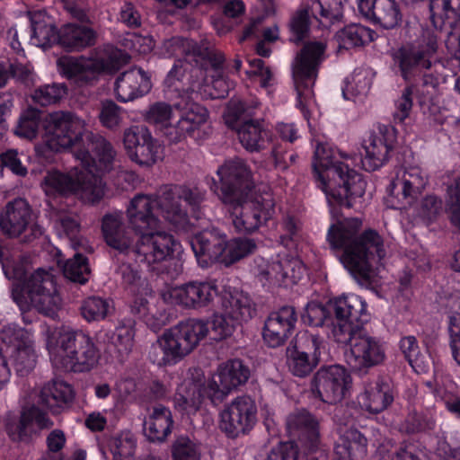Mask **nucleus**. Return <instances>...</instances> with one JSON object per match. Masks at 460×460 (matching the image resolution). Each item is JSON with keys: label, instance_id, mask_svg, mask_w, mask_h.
Returning <instances> with one entry per match:
<instances>
[{"label": "nucleus", "instance_id": "obj_9", "mask_svg": "<svg viewBox=\"0 0 460 460\" xmlns=\"http://www.w3.org/2000/svg\"><path fill=\"white\" fill-rule=\"evenodd\" d=\"M41 332L55 368L83 373L98 366L101 351L90 335L46 324L41 325Z\"/></svg>", "mask_w": 460, "mask_h": 460}, {"label": "nucleus", "instance_id": "obj_25", "mask_svg": "<svg viewBox=\"0 0 460 460\" xmlns=\"http://www.w3.org/2000/svg\"><path fill=\"white\" fill-rule=\"evenodd\" d=\"M176 110L179 111L176 128L170 132L172 143L180 142L187 136L199 137L200 130L208 121V110L190 101L181 102Z\"/></svg>", "mask_w": 460, "mask_h": 460}, {"label": "nucleus", "instance_id": "obj_56", "mask_svg": "<svg viewBox=\"0 0 460 460\" xmlns=\"http://www.w3.org/2000/svg\"><path fill=\"white\" fill-rule=\"evenodd\" d=\"M173 460H199L200 452L196 443L189 438L181 437L172 446Z\"/></svg>", "mask_w": 460, "mask_h": 460}, {"label": "nucleus", "instance_id": "obj_48", "mask_svg": "<svg viewBox=\"0 0 460 460\" xmlns=\"http://www.w3.org/2000/svg\"><path fill=\"white\" fill-rule=\"evenodd\" d=\"M62 269L64 275L72 281L84 284L89 279L91 271L88 261L79 253L69 259Z\"/></svg>", "mask_w": 460, "mask_h": 460}, {"label": "nucleus", "instance_id": "obj_64", "mask_svg": "<svg viewBox=\"0 0 460 460\" xmlns=\"http://www.w3.org/2000/svg\"><path fill=\"white\" fill-rule=\"evenodd\" d=\"M450 324L452 354L455 360L460 365V303L458 309L450 317Z\"/></svg>", "mask_w": 460, "mask_h": 460}, {"label": "nucleus", "instance_id": "obj_10", "mask_svg": "<svg viewBox=\"0 0 460 460\" xmlns=\"http://www.w3.org/2000/svg\"><path fill=\"white\" fill-rule=\"evenodd\" d=\"M38 358L34 332L0 319V391L10 382V364L22 376L34 369Z\"/></svg>", "mask_w": 460, "mask_h": 460}, {"label": "nucleus", "instance_id": "obj_22", "mask_svg": "<svg viewBox=\"0 0 460 460\" xmlns=\"http://www.w3.org/2000/svg\"><path fill=\"white\" fill-rule=\"evenodd\" d=\"M0 228L10 237H18L28 232L36 237L43 233L42 227L35 221L31 206L23 199H16L5 206L0 215Z\"/></svg>", "mask_w": 460, "mask_h": 460}, {"label": "nucleus", "instance_id": "obj_2", "mask_svg": "<svg viewBox=\"0 0 460 460\" xmlns=\"http://www.w3.org/2000/svg\"><path fill=\"white\" fill-rule=\"evenodd\" d=\"M164 58L183 56L177 59L164 80L170 92L199 93L202 98H224L230 83L224 75V56L208 44L198 46L192 40L172 38L165 40L160 49Z\"/></svg>", "mask_w": 460, "mask_h": 460}, {"label": "nucleus", "instance_id": "obj_39", "mask_svg": "<svg viewBox=\"0 0 460 460\" xmlns=\"http://www.w3.org/2000/svg\"><path fill=\"white\" fill-rule=\"evenodd\" d=\"M180 103L177 102L170 105L166 102H159L151 105L146 114V120L154 124L170 142H172L170 132L172 131V128H176L179 115V111L176 110V107Z\"/></svg>", "mask_w": 460, "mask_h": 460}, {"label": "nucleus", "instance_id": "obj_5", "mask_svg": "<svg viewBox=\"0 0 460 460\" xmlns=\"http://www.w3.org/2000/svg\"><path fill=\"white\" fill-rule=\"evenodd\" d=\"M362 221L348 218L330 226L327 240L333 249H343L341 261L356 281L364 287L375 282L373 262L386 255L383 236L375 229L361 230Z\"/></svg>", "mask_w": 460, "mask_h": 460}, {"label": "nucleus", "instance_id": "obj_8", "mask_svg": "<svg viewBox=\"0 0 460 460\" xmlns=\"http://www.w3.org/2000/svg\"><path fill=\"white\" fill-rule=\"evenodd\" d=\"M313 169L331 206L361 208L367 182L363 176L337 159L327 144H318Z\"/></svg>", "mask_w": 460, "mask_h": 460}, {"label": "nucleus", "instance_id": "obj_18", "mask_svg": "<svg viewBox=\"0 0 460 460\" xmlns=\"http://www.w3.org/2000/svg\"><path fill=\"white\" fill-rule=\"evenodd\" d=\"M119 270L123 282L133 297L132 313L143 319L151 329L155 331L160 329L165 323L164 314L155 312V307L150 305L149 300L153 298V295L147 281L130 265L123 264Z\"/></svg>", "mask_w": 460, "mask_h": 460}, {"label": "nucleus", "instance_id": "obj_43", "mask_svg": "<svg viewBox=\"0 0 460 460\" xmlns=\"http://www.w3.org/2000/svg\"><path fill=\"white\" fill-rule=\"evenodd\" d=\"M49 219L56 234L60 238L68 239L75 248V239L79 232V224L68 211L51 207Z\"/></svg>", "mask_w": 460, "mask_h": 460}, {"label": "nucleus", "instance_id": "obj_54", "mask_svg": "<svg viewBox=\"0 0 460 460\" xmlns=\"http://www.w3.org/2000/svg\"><path fill=\"white\" fill-rule=\"evenodd\" d=\"M317 349L314 336L307 332H300L291 341L289 355L314 356L317 355Z\"/></svg>", "mask_w": 460, "mask_h": 460}, {"label": "nucleus", "instance_id": "obj_24", "mask_svg": "<svg viewBox=\"0 0 460 460\" xmlns=\"http://www.w3.org/2000/svg\"><path fill=\"white\" fill-rule=\"evenodd\" d=\"M4 421L5 430L13 441L25 440L39 430L52 426L47 415L35 406L24 408L21 416L8 412Z\"/></svg>", "mask_w": 460, "mask_h": 460}, {"label": "nucleus", "instance_id": "obj_7", "mask_svg": "<svg viewBox=\"0 0 460 460\" xmlns=\"http://www.w3.org/2000/svg\"><path fill=\"white\" fill-rule=\"evenodd\" d=\"M204 199V193L197 188L173 186L167 188L159 197L139 194L135 196L128 208V224L135 234L160 227L159 215L176 229L189 231L190 219L181 202L195 207Z\"/></svg>", "mask_w": 460, "mask_h": 460}, {"label": "nucleus", "instance_id": "obj_32", "mask_svg": "<svg viewBox=\"0 0 460 460\" xmlns=\"http://www.w3.org/2000/svg\"><path fill=\"white\" fill-rule=\"evenodd\" d=\"M75 398L73 387L60 379L47 383L40 393V402L53 412L68 407Z\"/></svg>", "mask_w": 460, "mask_h": 460}, {"label": "nucleus", "instance_id": "obj_4", "mask_svg": "<svg viewBox=\"0 0 460 460\" xmlns=\"http://www.w3.org/2000/svg\"><path fill=\"white\" fill-rule=\"evenodd\" d=\"M217 174L220 187L212 180L211 190L226 206L236 231L252 233L272 216L274 203L270 195L255 196L245 192L252 186L251 171L240 159L226 162Z\"/></svg>", "mask_w": 460, "mask_h": 460}, {"label": "nucleus", "instance_id": "obj_59", "mask_svg": "<svg viewBox=\"0 0 460 460\" xmlns=\"http://www.w3.org/2000/svg\"><path fill=\"white\" fill-rule=\"evenodd\" d=\"M239 325L237 322L229 320L223 311L212 316L211 329L216 340L221 341L230 337Z\"/></svg>", "mask_w": 460, "mask_h": 460}, {"label": "nucleus", "instance_id": "obj_60", "mask_svg": "<svg viewBox=\"0 0 460 460\" xmlns=\"http://www.w3.org/2000/svg\"><path fill=\"white\" fill-rule=\"evenodd\" d=\"M123 46L140 54H146L153 50L155 41L150 36H141L137 33H127L123 40Z\"/></svg>", "mask_w": 460, "mask_h": 460}, {"label": "nucleus", "instance_id": "obj_41", "mask_svg": "<svg viewBox=\"0 0 460 460\" xmlns=\"http://www.w3.org/2000/svg\"><path fill=\"white\" fill-rule=\"evenodd\" d=\"M195 280L181 285H166L161 290L163 301L172 306L194 309Z\"/></svg>", "mask_w": 460, "mask_h": 460}, {"label": "nucleus", "instance_id": "obj_35", "mask_svg": "<svg viewBox=\"0 0 460 460\" xmlns=\"http://www.w3.org/2000/svg\"><path fill=\"white\" fill-rule=\"evenodd\" d=\"M95 32L85 24L70 22L59 30V45L68 51H79L94 44Z\"/></svg>", "mask_w": 460, "mask_h": 460}, {"label": "nucleus", "instance_id": "obj_3", "mask_svg": "<svg viewBox=\"0 0 460 460\" xmlns=\"http://www.w3.org/2000/svg\"><path fill=\"white\" fill-rule=\"evenodd\" d=\"M343 18V0H305L289 19V42L298 48L292 63L295 82L315 78L326 45L313 35L314 22L333 24Z\"/></svg>", "mask_w": 460, "mask_h": 460}, {"label": "nucleus", "instance_id": "obj_55", "mask_svg": "<svg viewBox=\"0 0 460 460\" xmlns=\"http://www.w3.org/2000/svg\"><path fill=\"white\" fill-rule=\"evenodd\" d=\"M318 364L319 358L317 355H289V372H291L295 376H307Z\"/></svg>", "mask_w": 460, "mask_h": 460}, {"label": "nucleus", "instance_id": "obj_1", "mask_svg": "<svg viewBox=\"0 0 460 460\" xmlns=\"http://www.w3.org/2000/svg\"><path fill=\"white\" fill-rule=\"evenodd\" d=\"M70 149L82 169L68 172L52 169L46 172L40 187L50 199L75 196L94 203L104 195L101 174L112 168L116 152L103 137L95 136L86 128L78 116L64 111L49 114L45 119L42 143L36 146L39 156L50 159L53 153Z\"/></svg>", "mask_w": 460, "mask_h": 460}, {"label": "nucleus", "instance_id": "obj_57", "mask_svg": "<svg viewBox=\"0 0 460 460\" xmlns=\"http://www.w3.org/2000/svg\"><path fill=\"white\" fill-rule=\"evenodd\" d=\"M99 119L103 127L110 129L117 128L123 119L122 110L113 102H103L99 113Z\"/></svg>", "mask_w": 460, "mask_h": 460}, {"label": "nucleus", "instance_id": "obj_12", "mask_svg": "<svg viewBox=\"0 0 460 460\" xmlns=\"http://www.w3.org/2000/svg\"><path fill=\"white\" fill-rule=\"evenodd\" d=\"M190 245L202 268L217 261L232 264L256 249L255 243L250 238L227 240L225 234L214 228L196 234L190 240Z\"/></svg>", "mask_w": 460, "mask_h": 460}, {"label": "nucleus", "instance_id": "obj_58", "mask_svg": "<svg viewBox=\"0 0 460 460\" xmlns=\"http://www.w3.org/2000/svg\"><path fill=\"white\" fill-rule=\"evenodd\" d=\"M66 93L64 86L59 84H48L35 90L32 100L35 103L47 106L57 102Z\"/></svg>", "mask_w": 460, "mask_h": 460}, {"label": "nucleus", "instance_id": "obj_23", "mask_svg": "<svg viewBox=\"0 0 460 460\" xmlns=\"http://www.w3.org/2000/svg\"><path fill=\"white\" fill-rule=\"evenodd\" d=\"M385 359V349L381 341L365 330L354 338L347 362L358 373L366 374L369 368L381 365Z\"/></svg>", "mask_w": 460, "mask_h": 460}, {"label": "nucleus", "instance_id": "obj_53", "mask_svg": "<svg viewBox=\"0 0 460 460\" xmlns=\"http://www.w3.org/2000/svg\"><path fill=\"white\" fill-rule=\"evenodd\" d=\"M194 309H200L210 305L218 295L215 281L195 280Z\"/></svg>", "mask_w": 460, "mask_h": 460}, {"label": "nucleus", "instance_id": "obj_38", "mask_svg": "<svg viewBox=\"0 0 460 460\" xmlns=\"http://www.w3.org/2000/svg\"><path fill=\"white\" fill-rule=\"evenodd\" d=\"M365 155L361 160L366 171L374 172L382 167L389 159V153L393 148L384 136L371 135L364 140Z\"/></svg>", "mask_w": 460, "mask_h": 460}, {"label": "nucleus", "instance_id": "obj_19", "mask_svg": "<svg viewBox=\"0 0 460 460\" xmlns=\"http://www.w3.org/2000/svg\"><path fill=\"white\" fill-rule=\"evenodd\" d=\"M252 113L239 101H232L224 113L226 124L236 129L242 146L250 152L264 148L269 140V132L259 120H244Z\"/></svg>", "mask_w": 460, "mask_h": 460}, {"label": "nucleus", "instance_id": "obj_14", "mask_svg": "<svg viewBox=\"0 0 460 460\" xmlns=\"http://www.w3.org/2000/svg\"><path fill=\"white\" fill-rule=\"evenodd\" d=\"M129 55L113 46H107L89 58L62 57L58 59L59 72L78 84L93 80L102 72L111 73L128 63Z\"/></svg>", "mask_w": 460, "mask_h": 460}, {"label": "nucleus", "instance_id": "obj_50", "mask_svg": "<svg viewBox=\"0 0 460 460\" xmlns=\"http://www.w3.org/2000/svg\"><path fill=\"white\" fill-rule=\"evenodd\" d=\"M40 120V113L38 110L30 108L23 111L20 117L17 127L14 129L15 135L26 139H32L36 137Z\"/></svg>", "mask_w": 460, "mask_h": 460}, {"label": "nucleus", "instance_id": "obj_46", "mask_svg": "<svg viewBox=\"0 0 460 460\" xmlns=\"http://www.w3.org/2000/svg\"><path fill=\"white\" fill-rule=\"evenodd\" d=\"M375 31L360 24H350L337 33V38L345 49L364 46L374 40Z\"/></svg>", "mask_w": 460, "mask_h": 460}, {"label": "nucleus", "instance_id": "obj_51", "mask_svg": "<svg viewBox=\"0 0 460 460\" xmlns=\"http://www.w3.org/2000/svg\"><path fill=\"white\" fill-rule=\"evenodd\" d=\"M110 447L113 460H133L136 440L129 432L121 433L111 438Z\"/></svg>", "mask_w": 460, "mask_h": 460}, {"label": "nucleus", "instance_id": "obj_17", "mask_svg": "<svg viewBox=\"0 0 460 460\" xmlns=\"http://www.w3.org/2000/svg\"><path fill=\"white\" fill-rule=\"evenodd\" d=\"M259 407L256 399L241 394L224 405L218 413L217 427L228 438L248 435L258 422Z\"/></svg>", "mask_w": 460, "mask_h": 460}, {"label": "nucleus", "instance_id": "obj_40", "mask_svg": "<svg viewBox=\"0 0 460 460\" xmlns=\"http://www.w3.org/2000/svg\"><path fill=\"white\" fill-rule=\"evenodd\" d=\"M367 439L355 429H348L341 437L336 453L341 460H362L367 455Z\"/></svg>", "mask_w": 460, "mask_h": 460}, {"label": "nucleus", "instance_id": "obj_27", "mask_svg": "<svg viewBox=\"0 0 460 460\" xmlns=\"http://www.w3.org/2000/svg\"><path fill=\"white\" fill-rule=\"evenodd\" d=\"M220 309L229 320L240 325L249 322L256 314V304L249 294L235 288H226L220 296Z\"/></svg>", "mask_w": 460, "mask_h": 460}, {"label": "nucleus", "instance_id": "obj_15", "mask_svg": "<svg viewBox=\"0 0 460 460\" xmlns=\"http://www.w3.org/2000/svg\"><path fill=\"white\" fill-rule=\"evenodd\" d=\"M438 48L437 34L424 31L416 40L406 42L391 52L393 66L405 82H411L431 68Z\"/></svg>", "mask_w": 460, "mask_h": 460}, {"label": "nucleus", "instance_id": "obj_29", "mask_svg": "<svg viewBox=\"0 0 460 460\" xmlns=\"http://www.w3.org/2000/svg\"><path fill=\"white\" fill-rule=\"evenodd\" d=\"M291 426L303 430L306 437L305 441L301 438L289 441V454H292L293 460H298L301 455L306 456L314 446L319 436L318 421L308 411L301 409L293 413L289 420V428Z\"/></svg>", "mask_w": 460, "mask_h": 460}, {"label": "nucleus", "instance_id": "obj_16", "mask_svg": "<svg viewBox=\"0 0 460 460\" xmlns=\"http://www.w3.org/2000/svg\"><path fill=\"white\" fill-rule=\"evenodd\" d=\"M137 242L128 252L135 255L140 267L148 270H157L159 265L180 253L181 246L172 234L156 229L142 231L137 234Z\"/></svg>", "mask_w": 460, "mask_h": 460}, {"label": "nucleus", "instance_id": "obj_11", "mask_svg": "<svg viewBox=\"0 0 460 460\" xmlns=\"http://www.w3.org/2000/svg\"><path fill=\"white\" fill-rule=\"evenodd\" d=\"M209 332L208 323L190 318L165 330L150 346L148 359L159 367L178 364L189 356Z\"/></svg>", "mask_w": 460, "mask_h": 460}, {"label": "nucleus", "instance_id": "obj_6", "mask_svg": "<svg viewBox=\"0 0 460 460\" xmlns=\"http://www.w3.org/2000/svg\"><path fill=\"white\" fill-rule=\"evenodd\" d=\"M249 376V368L238 359L220 364L207 383L200 369H190L177 386L174 407L182 415H193L200 409L205 395L213 402L222 401L244 385Z\"/></svg>", "mask_w": 460, "mask_h": 460}, {"label": "nucleus", "instance_id": "obj_63", "mask_svg": "<svg viewBox=\"0 0 460 460\" xmlns=\"http://www.w3.org/2000/svg\"><path fill=\"white\" fill-rule=\"evenodd\" d=\"M2 165L8 168L13 174L24 177L28 173L27 167L22 164L16 149H9L0 155Z\"/></svg>", "mask_w": 460, "mask_h": 460}, {"label": "nucleus", "instance_id": "obj_61", "mask_svg": "<svg viewBox=\"0 0 460 460\" xmlns=\"http://www.w3.org/2000/svg\"><path fill=\"white\" fill-rule=\"evenodd\" d=\"M412 85L406 86L402 90V95L395 102V111L394 112V120L402 123L409 117L412 108Z\"/></svg>", "mask_w": 460, "mask_h": 460}, {"label": "nucleus", "instance_id": "obj_20", "mask_svg": "<svg viewBox=\"0 0 460 460\" xmlns=\"http://www.w3.org/2000/svg\"><path fill=\"white\" fill-rule=\"evenodd\" d=\"M122 143L128 158L140 166L150 167L163 159L162 146L143 125L126 128Z\"/></svg>", "mask_w": 460, "mask_h": 460}, {"label": "nucleus", "instance_id": "obj_42", "mask_svg": "<svg viewBox=\"0 0 460 460\" xmlns=\"http://www.w3.org/2000/svg\"><path fill=\"white\" fill-rule=\"evenodd\" d=\"M287 334L288 310L282 307L268 317L263 330V339L269 346L274 348L284 342Z\"/></svg>", "mask_w": 460, "mask_h": 460}, {"label": "nucleus", "instance_id": "obj_34", "mask_svg": "<svg viewBox=\"0 0 460 460\" xmlns=\"http://www.w3.org/2000/svg\"><path fill=\"white\" fill-rule=\"evenodd\" d=\"M173 420L169 408L155 406L144 421V433L150 441H164L172 432Z\"/></svg>", "mask_w": 460, "mask_h": 460}, {"label": "nucleus", "instance_id": "obj_21", "mask_svg": "<svg viewBox=\"0 0 460 460\" xmlns=\"http://www.w3.org/2000/svg\"><path fill=\"white\" fill-rule=\"evenodd\" d=\"M312 391L323 402L335 404L345 397L351 377L340 365L320 367L312 379Z\"/></svg>", "mask_w": 460, "mask_h": 460}, {"label": "nucleus", "instance_id": "obj_13", "mask_svg": "<svg viewBox=\"0 0 460 460\" xmlns=\"http://www.w3.org/2000/svg\"><path fill=\"white\" fill-rule=\"evenodd\" d=\"M12 296L21 311L35 308L49 317L57 314L62 303L55 276L50 270L38 269L22 285L13 283Z\"/></svg>", "mask_w": 460, "mask_h": 460}, {"label": "nucleus", "instance_id": "obj_33", "mask_svg": "<svg viewBox=\"0 0 460 460\" xmlns=\"http://www.w3.org/2000/svg\"><path fill=\"white\" fill-rule=\"evenodd\" d=\"M335 319H345L364 325L369 321L367 304L356 295L342 296L330 301Z\"/></svg>", "mask_w": 460, "mask_h": 460}, {"label": "nucleus", "instance_id": "obj_28", "mask_svg": "<svg viewBox=\"0 0 460 460\" xmlns=\"http://www.w3.org/2000/svg\"><path fill=\"white\" fill-rule=\"evenodd\" d=\"M151 88L150 75L140 67H133L117 78L114 92L119 101L127 102L146 95Z\"/></svg>", "mask_w": 460, "mask_h": 460}, {"label": "nucleus", "instance_id": "obj_26", "mask_svg": "<svg viewBox=\"0 0 460 460\" xmlns=\"http://www.w3.org/2000/svg\"><path fill=\"white\" fill-rule=\"evenodd\" d=\"M359 13L385 30L401 25L402 14L395 0H358Z\"/></svg>", "mask_w": 460, "mask_h": 460}, {"label": "nucleus", "instance_id": "obj_45", "mask_svg": "<svg viewBox=\"0 0 460 460\" xmlns=\"http://www.w3.org/2000/svg\"><path fill=\"white\" fill-rule=\"evenodd\" d=\"M113 311V302L99 296H91L84 299L80 306L81 315L88 323L104 320Z\"/></svg>", "mask_w": 460, "mask_h": 460}, {"label": "nucleus", "instance_id": "obj_62", "mask_svg": "<svg viewBox=\"0 0 460 460\" xmlns=\"http://www.w3.org/2000/svg\"><path fill=\"white\" fill-rule=\"evenodd\" d=\"M441 211L442 200L435 195H428L421 200L419 215L424 220L432 222Z\"/></svg>", "mask_w": 460, "mask_h": 460}, {"label": "nucleus", "instance_id": "obj_30", "mask_svg": "<svg viewBox=\"0 0 460 460\" xmlns=\"http://www.w3.org/2000/svg\"><path fill=\"white\" fill-rule=\"evenodd\" d=\"M428 181L419 167L406 169L401 177H396L387 187L390 195H396L405 204L411 205L421 194Z\"/></svg>", "mask_w": 460, "mask_h": 460}, {"label": "nucleus", "instance_id": "obj_44", "mask_svg": "<svg viewBox=\"0 0 460 460\" xmlns=\"http://www.w3.org/2000/svg\"><path fill=\"white\" fill-rule=\"evenodd\" d=\"M437 429L435 416L429 412H410L399 426V430L407 435L417 433L431 434Z\"/></svg>", "mask_w": 460, "mask_h": 460}, {"label": "nucleus", "instance_id": "obj_37", "mask_svg": "<svg viewBox=\"0 0 460 460\" xmlns=\"http://www.w3.org/2000/svg\"><path fill=\"white\" fill-rule=\"evenodd\" d=\"M122 213L114 212L107 214L102 218V230L107 244L119 252H126L131 248L132 239L122 228Z\"/></svg>", "mask_w": 460, "mask_h": 460}, {"label": "nucleus", "instance_id": "obj_31", "mask_svg": "<svg viewBox=\"0 0 460 460\" xmlns=\"http://www.w3.org/2000/svg\"><path fill=\"white\" fill-rule=\"evenodd\" d=\"M31 26V42L40 48H48L52 44H59V31L55 27L54 19L45 10L28 13Z\"/></svg>", "mask_w": 460, "mask_h": 460}, {"label": "nucleus", "instance_id": "obj_36", "mask_svg": "<svg viewBox=\"0 0 460 460\" xmlns=\"http://www.w3.org/2000/svg\"><path fill=\"white\" fill-rule=\"evenodd\" d=\"M361 403L370 413L385 411L393 402L394 394L388 382L378 377L361 394Z\"/></svg>", "mask_w": 460, "mask_h": 460}, {"label": "nucleus", "instance_id": "obj_52", "mask_svg": "<svg viewBox=\"0 0 460 460\" xmlns=\"http://www.w3.org/2000/svg\"><path fill=\"white\" fill-rule=\"evenodd\" d=\"M332 315H333V313L330 310V302L326 305L312 302L306 305L305 313L301 317L304 323L308 325L318 327L332 321Z\"/></svg>", "mask_w": 460, "mask_h": 460}, {"label": "nucleus", "instance_id": "obj_49", "mask_svg": "<svg viewBox=\"0 0 460 460\" xmlns=\"http://www.w3.org/2000/svg\"><path fill=\"white\" fill-rule=\"evenodd\" d=\"M446 212L450 224L460 232V177L447 189Z\"/></svg>", "mask_w": 460, "mask_h": 460}, {"label": "nucleus", "instance_id": "obj_47", "mask_svg": "<svg viewBox=\"0 0 460 460\" xmlns=\"http://www.w3.org/2000/svg\"><path fill=\"white\" fill-rule=\"evenodd\" d=\"M332 325V335L336 342L344 345L353 344L354 338L361 334L365 329L362 324L345 319H335L331 321Z\"/></svg>", "mask_w": 460, "mask_h": 460}]
</instances>
